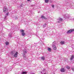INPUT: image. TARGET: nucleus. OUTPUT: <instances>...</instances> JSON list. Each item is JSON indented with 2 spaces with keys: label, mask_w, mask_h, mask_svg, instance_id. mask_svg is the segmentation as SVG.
Instances as JSON below:
<instances>
[{
  "label": "nucleus",
  "mask_w": 74,
  "mask_h": 74,
  "mask_svg": "<svg viewBox=\"0 0 74 74\" xmlns=\"http://www.w3.org/2000/svg\"><path fill=\"white\" fill-rule=\"evenodd\" d=\"M10 54L11 55H14V58H17L18 57V52L13 51L11 52Z\"/></svg>",
  "instance_id": "f257e3e1"
},
{
  "label": "nucleus",
  "mask_w": 74,
  "mask_h": 74,
  "mask_svg": "<svg viewBox=\"0 0 74 74\" xmlns=\"http://www.w3.org/2000/svg\"><path fill=\"white\" fill-rule=\"evenodd\" d=\"M8 8L7 6H5L3 8V12H5V13H6V12H8Z\"/></svg>",
  "instance_id": "f03ea898"
},
{
  "label": "nucleus",
  "mask_w": 74,
  "mask_h": 74,
  "mask_svg": "<svg viewBox=\"0 0 74 74\" xmlns=\"http://www.w3.org/2000/svg\"><path fill=\"white\" fill-rule=\"evenodd\" d=\"M20 31L22 33L21 35H22V36H25L26 34H25V33L24 32H25V30L23 29H21L20 30Z\"/></svg>",
  "instance_id": "7ed1b4c3"
},
{
  "label": "nucleus",
  "mask_w": 74,
  "mask_h": 74,
  "mask_svg": "<svg viewBox=\"0 0 74 74\" xmlns=\"http://www.w3.org/2000/svg\"><path fill=\"white\" fill-rule=\"evenodd\" d=\"M52 47H53V49L55 51H56V49H57V48L56 47V46H55V45H53Z\"/></svg>",
  "instance_id": "20e7f679"
},
{
  "label": "nucleus",
  "mask_w": 74,
  "mask_h": 74,
  "mask_svg": "<svg viewBox=\"0 0 74 74\" xmlns=\"http://www.w3.org/2000/svg\"><path fill=\"white\" fill-rule=\"evenodd\" d=\"M73 32V29H72L68 30V32H67V34L71 33V32Z\"/></svg>",
  "instance_id": "39448f33"
},
{
  "label": "nucleus",
  "mask_w": 74,
  "mask_h": 74,
  "mask_svg": "<svg viewBox=\"0 0 74 74\" xmlns=\"http://www.w3.org/2000/svg\"><path fill=\"white\" fill-rule=\"evenodd\" d=\"M64 18H69V15L68 14L64 15Z\"/></svg>",
  "instance_id": "423d86ee"
},
{
  "label": "nucleus",
  "mask_w": 74,
  "mask_h": 74,
  "mask_svg": "<svg viewBox=\"0 0 74 74\" xmlns=\"http://www.w3.org/2000/svg\"><path fill=\"white\" fill-rule=\"evenodd\" d=\"M60 71L61 72H62V73L63 72H64V71H65L64 70V69L63 68H62L60 69Z\"/></svg>",
  "instance_id": "0eeeda50"
},
{
  "label": "nucleus",
  "mask_w": 74,
  "mask_h": 74,
  "mask_svg": "<svg viewBox=\"0 0 74 74\" xmlns=\"http://www.w3.org/2000/svg\"><path fill=\"white\" fill-rule=\"evenodd\" d=\"M23 52L24 53H27V51L25 49H24L23 51Z\"/></svg>",
  "instance_id": "6e6552de"
},
{
  "label": "nucleus",
  "mask_w": 74,
  "mask_h": 74,
  "mask_svg": "<svg viewBox=\"0 0 74 74\" xmlns=\"http://www.w3.org/2000/svg\"><path fill=\"white\" fill-rule=\"evenodd\" d=\"M73 59H74V56L73 55L72 56L70 59V60H73Z\"/></svg>",
  "instance_id": "1a4fd4ad"
},
{
  "label": "nucleus",
  "mask_w": 74,
  "mask_h": 74,
  "mask_svg": "<svg viewBox=\"0 0 74 74\" xmlns=\"http://www.w3.org/2000/svg\"><path fill=\"white\" fill-rule=\"evenodd\" d=\"M65 42L64 41H61L60 42L61 44H62V45H63L64 44Z\"/></svg>",
  "instance_id": "9d476101"
},
{
  "label": "nucleus",
  "mask_w": 74,
  "mask_h": 74,
  "mask_svg": "<svg viewBox=\"0 0 74 74\" xmlns=\"http://www.w3.org/2000/svg\"><path fill=\"white\" fill-rule=\"evenodd\" d=\"M41 18H42V19H47V18H45V17L44 16H42Z\"/></svg>",
  "instance_id": "9b49d317"
},
{
  "label": "nucleus",
  "mask_w": 74,
  "mask_h": 74,
  "mask_svg": "<svg viewBox=\"0 0 74 74\" xmlns=\"http://www.w3.org/2000/svg\"><path fill=\"white\" fill-rule=\"evenodd\" d=\"M41 59L43 60H45V57H42L41 58Z\"/></svg>",
  "instance_id": "f8f14e48"
},
{
  "label": "nucleus",
  "mask_w": 74,
  "mask_h": 74,
  "mask_svg": "<svg viewBox=\"0 0 74 74\" xmlns=\"http://www.w3.org/2000/svg\"><path fill=\"white\" fill-rule=\"evenodd\" d=\"M48 51H49V52H50V51H51V48L49 47L48 48Z\"/></svg>",
  "instance_id": "ddd939ff"
},
{
  "label": "nucleus",
  "mask_w": 74,
  "mask_h": 74,
  "mask_svg": "<svg viewBox=\"0 0 74 74\" xmlns=\"http://www.w3.org/2000/svg\"><path fill=\"white\" fill-rule=\"evenodd\" d=\"M5 44L7 45H8V44H9V42H5Z\"/></svg>",
  "instance_id": "4468645a"
},
{
  "label": "nucleus",
  "mask_w": 74,
  "mask_h": 74,
  "mask_svg": "<svg viewBox=\"0 0 74 74\" xmlns=\"http://www.w3.org/2000/svg\"><path fill=\"white\" fill-rule=\"evenodd\" d=\"M27 74V72H23L21 73V74Z\"/></svg>",
  "instance_id": "2eb2a0df"
},
{
  "label": "nucleus",
  "mask_w": 74,
  "mask_h": 74,
  "mask_svg": "<svg viewBox=\"0 0 74 74\" xmlns=\"http://www.w3.org/2000/svg\"><path fill=\"white\" fill-rule=\"evenodd\" d=\"M49 2V0H45V3H48Z\"/></svg>",
  "instance_id": "dca6fc26"
},
{
  "label": "nucleus",
  "mask_w": 74,
  "mask_h": 74,
  "mask_svg": "<svg viewBox=\"0 0 74 74\" xmlns=\"http://www.w3.org/2000/svg\"><path fill=\"white\" fill-rule=\"evenodd\" d=\"M59 21H63V19H62V18H60L59 19Z\"/></svg>",
  "instance_id": "f3484780"
},
{
  "label": "nucleus",
  "mask_w": 74,
  "mask_h": 74,
  "mask_svg": "<svg viewBox=\"0 0 74 74\" xmlns=\"http://www.w3.org/2000/svg\"><path fill=\"white\" fill-rule=\"evenodd\" d=\"M46 25H47V24L46 23L45 24L43 25V27H45L46 26Z\"/></svg>",
  "instance_id": "a211bd4d"
},
{
  "label": "nucleus",
  "mask_w": 74,
  "mask_h": 74,
  "mask_svg": "<svg viewBox=\"0 0 74 74\" xmlns=\"http://www.w3.org/2000/svg\"><path fill=\"white\" fill-rule=\"evenodd\" d=\"M56 44V42L54 41L53 43V45H54V44Z\"/></svg>",
  "instance_id": "6ab92c4d"
},
{
  "label": "nucleus",
  "mask_w": 74,
  "mask_h": 74,
  "mask_svg": "<svg viewBox=\"0 0 74 74\" xmlns=\"http://www.w3.org/2000/svg\"><path fill=\"white\" fill-rule=\"evenodd\" d=\"M66 68L67 69H70V67L69 66H67L66 67Z\"/></svg>",
  "instance_id": "aec40b11"
},
{
  "label": "nucleus",
  "mask_w": 74,
  "mask_h": 74,
  "mask_svg": "<svg viewBox=\"0 0 74 74\" xmlns=\"http://www.w3.org/2000/svg\"><path fill=\"white\" fill-rule=\"evenodd\" d=\"M9 36L10 37H11V34H9Z\"/></svg>",
  "instance_id": "412c9836"
},
{
  "label": "nucleus",
  "mask_w": 74,
  "mask_h": 74,
  "mask_svg": "<svg viewBox=\"0 0 74 74\" xmlns=\"http://www.w3.org/2000/svg\"><path fill=\"white\" fill-rule=\"evenodd\" d=\"M9 14V12H8L7 13H6V15H8V14Z\"/></svg>",
  "instance_id": "4be33fe9"
},
{
  "label": "nucleus",
  "mask_w": 74,
  "mask_h": 74,
  "mask_svg": "<svg viewBox=\"0 0 74 74\" xmlns=\"http://www.w3.org/2000/svg\"><path fill=\"white\" fill-rule=\"evenodd\" d=\"M72 70H73V71H74V68H72Z\"/></svg>",
  "instance_id": "5701e85b"
},
{
  "label": "nucleus",
  "mask_w": 74,
  "mask_h": 74,
  "mask_svg": "<svg viewBox=\"0 0 74 74\" xmlns=\"http://www.w3.org/2000/svg\"><path fill=\"white\" fill-rule=\"evenodd\" d=\"M46 70H45V69H44L43 70V71H46Z\"/></svg>",
  "instance_id": "b1692460"
},
{
  "label": "nucleus",
  "mask_w": 74,
  "mask_h": 74,
  "mask_svg": "<svg viewBox=\"0 0 74 74\" xmlns=\"http://www.w3.org/2000/svg\"><path fill=\"white\" fill-rule=\"evenodd\" d=\"M52 7L53 8H54V5H52Z\"/></svg>",
  "instance_id": "393cba45"
},
{
  "label": "nucleus",
  "mask_w": 74,
  "mask_h": 74,
  "mask_svg": "<svg viewBox=\"0 0 74 74\" xmlns=\"http://www.w3.org/2000/svg\"><path fill=\"white\" fill-rule=\"evenodd\" d=\"M7 18V16H5V17H4V18Z\"/></svg>",
  "instance_id": "a878e982"
},
{
  "label": "nucleus",
  "mask_w": 74,
  "mask_h": 74,
  "mask_svg": "<svg viewBox=\"0 0 74 74\" xmlns=\"http://www.w3.org/2000/svg\"><path fill=\"white\" fill-rule=\"evenodd\" d=\"M50 3H52V1H50Z\"/></svg>",
  "instance_id": "bb28decb"
},
{
  "label": "nucleus",
  "mask_w": 74,
  "mask_h": 74,
  "mask_svg": "<svg viewBox=\"0 0 74 74\" xmlns=\"http://www.w3.org/2000/svg\"><path fill=\"white\" fill-rule=\"evenodd\" d=\"M72 30H73V32H74V29H72Z\"/></svg>",
  "instance_id": "cd10ccee"
},
{
  "label": "nucleus",
  "mask_w": 74,
  "mask_h": 74,
  "mask_svg": "<svg viewBox=\"0 0 74 74\" xmlns=\"http://www.w3.org/2000/svg\"><path fill=\"white\" fill-rule=\"evenodd\" d=\"M30 0H27V1H30Z\"/></svg>",
  "instance_id": "c85d7f7f"
},
{
  "label": "nucleus",
  "mask_w": 74,
  "mask_h": 74,
  "mask_svg": "<svg viewBox=\"0 0 74 74\" xmlns=\"http://www.w3.org/2000/svg\"><path fill=\"white\" fill-rule=\"evenodd\" d=\"M23 56H24V57H25V56L24 55Z\"/></svg>",
  "instance_id": "c756f323"
},
{
  "label": "nucleus",
  "mask_w": 74,
  "mask_h": 74,
  "mask_svg": "<svg viewBox=\"0 0 74 74\" xmlns=\"http://www.w3.org/2000/svg\"><path fill=\"white\" fill-rule=\"evenodd\" d=\"M20 6H21V7H22V5H20Z\"/></svg>",
  "instance_id": "7c9ffc66"
}]
</instances>
